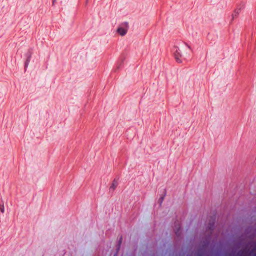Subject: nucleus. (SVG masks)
I'll list each match as a JSON object with an SVG mask.
<instances>
[{"label":"nucleus","mask_w":256,"mask_h":256,"mask_svg":"<svg viewBox=\"0 0 256 256\" xmlns=\"http://www.w3.org/2000/svg\"><path fill=\"white\" fill-rule=\"evenodd\" d=\"M240 9L236 10L234 11V14H233V15H232V19H233V20H234V18H236V17L238 16V14H240Z\"/></svg>","instance_id":"5"},{"label":"nucleus","mask_w":256,"mask_h":256,"mask_svg":"<svg viewBox=\"0 0 256 256\" xmlns=\"http://www.w3.org/2000/svg\"><path fill=\"white\" fill-rule=\"evenodd\" d=\"M32 56V52L30 51L28 52L27 54V60H26V64H25L26 68H27L28 66V64L30 62Z\"/></svg>","instance_id":"3"},{"label":"nucleus","mask_w":256,"mask_h":256,"mask_svg":"<svg viewBox=\"0 0 256 256\" xmlns=\"http://www.w3.org/2000/svg\"><path fill=\"white\" fill-rule=\"evenodd\" d=\"M117 186H118V182L116 180H114L110 188V189L114 191L116 190Z\"/></svg>","instance_id":"4"},{"label":"nucleus","mask_w":256,"mask_h":256,"mask_svg":"<svg viewBox=\"0 0 256 256\" xmlns=\"http://www.w3.org/2000/svg\"><path fill=\"white\" fill-rule=\"evenodd\" d=\"M56 0H53V4H54V3L56 2Z\"/></svg>","instance_id":"10"},{"label":"nucleus","mask_w":256,"mask_h":256,"mask_svg":"<svg viewBox=\"0 0 256 256\" xmlns=\"http://www.w3.org/2000/svg\"><path fill=\"white\" fill-rule=\"evenodd\" d=\"M125 28L120 27L118 30L117 32L118 34H120L121 36H126L128 32V23H125Z\"/></svg>","instance_id":"1"},{"label":"nucleus","mask_w":256,"mask_h":256,"mask_svg":"<svg viewBox=\"0 0 256 256\" xmlns=\"http://www.w3.org/2000/svg\"><path fill=\"white\" fill-rule=\"evenodd\" d=\"M0 212L2 214H4V204L0 205Z\"/></svg>","instance_id":"8"},{"label":"nucleus","mask_w":256,"mask_h":256,"mask_svg":"<svg viewBox=\"0 0 256 256\" xmlns=\"http://www.w3.org/2000/svg\"><path fill=\"white\" fill-rule=\"evenodd\" d=\"M88 1V0H87V2Z\"/></svg>","instance_id":"11"},{"label":"nucleus","mask_w":256,"mask_h":256,"mask_svg":"<svg viewBox=\"0 0 256 256\" xmlns=\"http://www.w3.org/2000/svg\"><path fill=\"white\" fill-rule=\"evenodd\" d=\"M174 54L176 61L178 63H182V60H181L180 58L182 57V55L180 52V50L176 48Z\"/></svg>","instance_id":"2"},{"label":"nucleus","mask_w":256,"mask_h":256,"mask_svg":"<svg viewBox=\"0 0 256 256\" xmlns=\"http://www.w3.org/2000/svg\"><path fill=\"white\" fill-rule=\"evenodd\" d=\"M214 220H213L212 221L208 224V228L210 230H213V228L214 226Z\"/></svg>","instance_id":"7"},{"label":"nucleus","mask_w":256,"mask_h":256,"mask_svg":"<svg viewBox=\"0 0 256 256\" xmlns=\"http://www.w3.org/2000/svg\"><path fill=\"white\" fill-rule=\"evenodd\" d=\"M163 200H164V198H162L160 200V204H162V202Z\"/></svg>","instance_id":"9"},{"label":"nucleus","mask_w":256,"mask_h":256,"mask_svg":"<svg viewBox=\"0 0 256 256\" xmlns=\"http://www.w3.org/2000/svg\"><path fill=\"white\" fill-rule=\"evenodd\" d=\"M180 225L178 226V227H176L175 230V232L176 236H179L180 235Z\"/></svg>","instance_id":"6"}]
</instances>
